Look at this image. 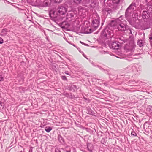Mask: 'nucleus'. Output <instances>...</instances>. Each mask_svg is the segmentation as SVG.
Segmentation results:
<instances>
[{"label": "nucleus", "instance_id": "obj_1", "mask_svg": "<svg viewBox=\"0 0 152 152\" xmlns=\"http://www.w3.org/2000/svg\"><path fill=\"white\" fill-rule=\"evenodd\" d=\"M135 43L133 40L131 41L128 44H127L124 47V49L127 52L133 51L135 47Z\"/></svg>", "mask_w": 152, "mask_h": 152}, {"label": "nucleus", "instance_id": "obj_2", "mask_svg": "<svg viewBox=\"0 0 152 152\" xmlns=\"http://www.w3.org/2000/svg\"><path fill=\"white\" fill-rule=\"evenodd\" d=\"M134 3H132L129 6L126 10L125 14L126 15H129L131 14L134 11H136V5Z\"/></svg>", "mask_w": 152, "mask_h": 152}, {"label": "nucleus", "instance_id": "obj_3", "mask_svg": "<svg viewBox=\"0 0 152 152\" xmlns=\"http://www.w3.org/2000/svg\"><path fill=\"white\" fill-rule=\"evenodd\" d=\"M94 15L96 16V18L92 21V27L95 30L99 25L100 19V18L97 14H95Z\"/></svg>", "mask_w": 152, "mask_h": 152}, {"label": "nucleus", "instance_id": "obj_4", "mask_svg": "<svg viewBox=\"0 0 152 152\" xmlns=\"http://www.w3.org/2000/svg\"><path fill=\"white\" fill-rule=\"evenodd\" d=\"M58 13L59 15H64L66 12L67 9L65 7L61 6L58 7L57 9Z\"/></svg>", "mask_w": 152, "mask_h": 152}, {"label": "nucleus", "instance_id": "obj_5", "mask_svg": "<svg viewBox=\"0 0 152 152\" xmlns=\"http://www.w3.org/2000/svg\"><path fill=\"white\" fill-rule=\"evenodd\" d=\"M109 46L111 48L113 49H118L120 47V44L118 42H113L109 45Z\"/></svg>", "mask_w": 152, "mask_h": 152}, {"label": "nucleus", "instance_id": "obj_6", "mask_svg": "<svg viewBox=\"0 0 152 152\" xmlns=\"http://www.w3.org/2000/svg\"><path fill=\"white\" fill-rule=\"evenodd\" d=\"M31 4L34 6H37L40 4V0H30Z\"/></svg>", "mask_w": 152, "mask_h": 152}, {"label": "nucleus", "instance_id": "obj_7", "mask_svg": "<svg viewBox=\"0 0 152 152\" xmlns=\"http://www.w3.org/2000/svg\"><path fill=\"white\" fill-rule=\"evenodd\" d=\"M118 28L119 30L124 31L126 30V26L124 24L121 23L119 25Z\"/></svg>", "mask_w": 152, "mask_h": 152}, {"label": "nucleus", "instance_id": "obj_8", "mask_svg": "<svg viewBox=\"0 0 152 152\" xmlns=\"http://www.w3.org/2000/svg\"><path fill=\"white\" fill-rule=\"evenodd\" d=\"M49 15L51 18H56L57 16V14H56L55 11L52 10L49 13Z\"/></svg>", "mask_w": 152, "mask_h": 152}, {"label": "nucleus", "instance_id": "obj_9", "mask_svg": "<svg viewBox=\"0 0 152 152\" xmlns=\"http://www.w3.org/2000/svg\"><path fill=\"white\" fill-rule=\"evenodd\" d=\"M75 13L74 11H70L67 14V18H74Z\"/></svg>", "mask_w": 152, "mask_h": 152}, {"label": "nucleus", "instance_id": "obj_10", "mask_svg": "<svg viewBox=\"0 0 152 152\" xmlns=\"http://www.w3.org/2000/svg\"><path fill=\"white\" fill-rule=\"evenodd\" d=\"M48 0H40L39 5L46 6L48 5Z\"/></svg>", "mask_w": 152, "mask_h": 152}, {"label": "nucleus", "instance_id": "obj_11", "mask_svg": "<svg viewBox=\"0 0 152 152\" xmlns=\"http://www.w3.org/2000/svg\"><path fill=\"white\" fill-rule=\"evenodd\" d=\"M102 35L106 37H108L107 36L110 35V33L108 31V30L107 29H105L102 32Z\"/></svg>", "mask_w": 152, "mask_h": 152}, {"label": "nucleus", "instance_id": "obj_12", "mask_svg": "<svg viewBox=\"0 0 152 152\" xmlns=\"http://www.w3.org/2000/svg\"><path fill=\"white\" fill-rule=\"evenodd\" d=\"M82 0H71L73 5L77 6L80 3Z\"/></svg>", "mask_w": 152, "mask_h": 152}, {"label": "nucleus", "instance_id": "obj_13", "mask_svg": "<svg viewBox=\"0 0 152 152\" xmlns=\"http://www.w3.org/2000/svg\"><path fill=\"white\" fill-rule=\"evenodd\" d=\"M148 13L146 11H143L142 13V16L143 19H146L148 18Z\"/></svg>", "mask_w": 152, "mask_h": 152}, {"label": "nucleus", "instance_id": "obj_14", "mask_svg": "<svg viewBox=\"0 0 152 152\" xmlns=\"http://www.w3.org/2000/svg\"><path fill=\"white\" fill-rule=\"evenodd\" d=\"M98 4V3H97L96 1H94L91 3V4H90V7L92 8H94L97 6Z\"/></svg>", "mask_w": 152, "mask_h": 152}, {"label": "nucleus", "instance_id": "obj_15", "mask_svg": "<svg viewBox=\"0 0 152 152\" xmlns=\"http://www.w3.org/2000/svg\"><path fill=\"white\" fill-rule=\"evenodd\" d=\"M7 29H3L1 32L0 35L2 36H5L7 35Z\"/></svg>", "mask_w": 152, "mask_h": 152}, {"label": "nucleus", "instance_id": "obj_16", "mask_svg": "<svg viewBox=\"0 0 152 152\" xmlns=\"http://www.w3.org/2000/svg\"><path fill=\"white\" fill-rule=\"evenodd\" d=\"M91 147H92V145L90 143H89L87 144V148L89 151L90 152H92V148H91Z\"/></svg>", "mask_w": 152, "mask_h": 152}, {"label": "nucleus", "instance_id": "obj_17", "mask_svg": "<svg viewBox=\"0 0 152 152\" xmlns=\"http://www.w3.org/2000/svg\"><path fill=\"white\" fill-rule=\"evenodd\" d=\"M137 44L140 47H142L143 45L144 42L142 40H139L137 42Z\"/></svg>", "mask_w": 152, "mask_h": 152}, {"label": "nucleus", "instance_id": "obj_18", "mask_svg": "<svg viewBox=\"0 0 152 152\" xmlns=\"http://www.w3.org/2000/svg\"><path fill=\"white\" fill-rule=\"evenodd\" d=\"M110 25L112 27H115L117 25V22L116 21H112L110 23Z\"/></svg>", "mask_w": 152, "mask_h": 152}, {"label": "nucleus", "instance_id": "obj_19", "mask_svg": "<svg viewBox=\"0 0 152 152\" xmlns=\"http://www.w3.org/2000/svg\"><path fill=\"white\" fill-rule=\"evenodd\" d=\"M78 11L79 13H81L83 12V11L84 10L83 7L81 6H79L78 8Z\"/></svg>", "mask_w": 152, "mask_h": 152}, {"label": "nucleus", "instance_id": "obj_20", "mask_svg": "<svg viewBox=\"0 0 152 152\" xmlns=\"http://www.w3.org/2000/svg\"><path fill=\"white\" fill-rule=\"evenodd\" d=\"M52 129V128L50 127H46L45 128V130L47 132H49Z\"/></svg>", "mask_w": 152, "mask_h": 152}, {"label": "nucleus", "instance_id": "obj_21", "mask_svg": "<svg viewBox=\"0 0 152 152\" xmlns=\"http://www.w3.org/2000/svg\"><path fill=\"white\" fill-rule=\"evenodd\" d=\"M147 110L152 114V106L149 105L147 108Z\"/></svg>", "mask_w": 152, "mask_h": 152}, {"label": "nucleus", "instance_id": "obj_22", "mask_svg": "<svg viewBox=\"0 0 152 152\" xmlns=\"http://www.w3.org/2000/svg\"><path fill=\"white\" fill-rule=\"evenodd\" d=\"M144 8V6L142 5H140L139 7H138L137 8V10L139 11L140 13H141L140 10H142Z\"/></svg>", "mask_w": 152, "mask_h": 152}, {"label": "nucleus", "instance_id": "obj_23", "mask_svg": "<svg viewBox=\"0 0 152 152\" xmlns=\"http://www.w3.org/2000/svg\"><path fill=\"white\" fill-rule=\"evenodd\" d=\"M131 135L133 136H137V134L134 132L133 131L132 132Z\"/></svg>", "mask_w": 152, "mask_h": 152}, {"label": "nucleus", "instance_id": "obj_24", "mask_svg": "<svg viewBox=\"0 0 152 152\" xmlns=\"http://www.w3.org/2000/svg\"><path fill=\"white\" fill-rule=\"evenodd\" d=\"M120 0H113V2L114 3L118 4L120 2Z\"/></svg>", "mask_w": 152, "mask_h": 152}, {"label": "nucleus", "instance_id": "obj_25", "mask_svg": "<svg viewBox=\"0 0 152 152\" xmlns=\"http://www.w3.org/2000/svg\"><path fill=\"white\" fill-rule=\"evenodd\" d=\"M62 0H54V2L56 3H59L61 2Z\"/></svg>", "mask_w": 152, "mask_h": 152}, {"label": "nucleus", "instance_id": "obj_26", "mask_svg": "<svg viewBox=\"0 0 152 152\" xmlns=\"http://www.w3.org/2000/svg\"><path fill=\"white\" fill-rule=\"evenodd\" d=\"M149 38L150 41L152 40V33H151L150 34V35H149Z\"/></svg>", "mask_w": 152, "mask_h": 152}, {"label": "nucleus", "instance_id": "obj_27", "mask_svg": "<svg viewBox=\"0 0 152 152\" xmlns=\"http://www.w3.org/2000/svg\"><path fill=\"white\" fill-rule=\"evenodd\" d=\"M4 79L3 77L1 75H0V81H3Z\"/></svg>", "mask_w": 152, "mask_h": 152}, {"label": "nucleus", "instance_id": "obj_28", "mask_svg": "<svg viewBox=\"0 0 152 152\" xmlns=\"http://www.w3.org/2000/svg\"><path fill=\"white\" fill-rule=\"evenodd\" d=\"M3 42V39L1 37H0V44H2Z\"/></svg>", "mask_w": 152, "mask_h": 152}, {"label": "nucleus", "instance_id": "obj_29", "mask_svg": "<svg viewBox=\"0 0 152 152\" xmlns=\"http://www.w3.org/2000/svg\"><path fill=\"white\" fill-rule=\"evenodd\" d=\"M88 29L89 30V31L87 32V33H91L93 31V30H92V29L89 28Z\"/></svg>", "mask_w": 152, "mask_h": 152}, {"label": "nucleus", "instance_id": "obj_30", "mask_svg": "<svg viewBox=\"0 0 152 152\" xmlns=\"http://www.w3.org/2000/svg\"><path fill=\"white\" fill-rule=\"evenodd\" d=\"M62 79L63 80H66V76H61Z\"/></svg>", "mask_w": 152, "mask_h": 152}, {"label": "nucleus", "instance_id": "obj_31", "mask_svg": "<svg viewBox=\"0 0 152 152\" xmlns=\"http://www.w3.org/2000/svg\"><path fill=\"white\" fill-rule=\"evenodd\" d=\"M88 113L90 114H93L92 112L91 111V109H90V110H89V111H88Z\"/></svg>", "mask_w": 152, "mask_h": 152}, {"label": "nucleus", "instance_id": "obj_32", "mask_svg": "<svg viewBox=\"0 0 152 152\" xmlns=\"http://www.w3.org/2000/svg\"><path fill=\"white\" fill-rule=\"evenodd\" d=\"M80 42L82 44H83L84 45H86V46H88V45L87 44H85L82 42H81V41H80Z\"/></svg>", "mask_w": 152, "mask_h": 152}, {"label": "nucleus", "instance_id": "obj_33", "mask_svg": "<svg viewBox=\"0 0 152 152\" xmlns=\"http://www.w3.org/2000/svg\"><path fill=\"white\" fill-rule=\"evenodd\" d=\"M55 152H61V151L58 149H56L55 150Z\"/></svg>", "mask_w": 152, "mask_h": 152}, {"label": "nucleus", "instance_id": "obj_34", "mask_svg": "<svg viewBox=\"0 0 152 152\" xmlns=\"http://www.w3.org/2000/svg\"><path fill=\"white\" fill-rule=\"evenodd\" d=\"M29 152H32V149L31 148L29 151Z\"/></svg>", "mask_w": 152, "mask_h": 152}, {"label": "nucleus", "instance_id": "obj_35", "mask_svg": "<svg viewBox=\"0 0 152 152\" xmlns=\"http://www.w3.org/2000/svg\"><path fill=\"white\" fill-rule=\"evenodd\" d=\"M0 104L1 106H3L4 105L1 102H0Z\"/></svg>", "mask_w": 152, "mask_h": 152}, {"label": "nucleus", "instance_id": "obj_36", "mask_svg": "<svg viewBox=\"0 0 152 152\" xmlns=\"http://www.w3.org/2000/svg\"><path fill=\"white\" fill-rule=\"evenodd\" d=\"M73 152H76V150H75V148H73Z\"/></svg>", "mask_w": 152, "mask_h": 152}, {"label": "nucleus", "instance_id": "obj_37", "mask_svg": "<svg viewBox=\"0 0 152 152\" xmlns=\"http://www.w3.org/2000/svg\"><path fill=\"white\" fill-rule=\"evenodd\" d=\"M68 94H66V96H68Z\"/></svg>", "mask_w": 152, "mask_h": 152}, {"label": "nucleus", "instance_id": "obj_38", "mask_svg": "<svg viewBox=\"0 0 152 152\" xmlns=\"http://www.w3.org/2000/svg\"><path fill=\"white\" fill-rule=\"evenodd\" d=\"M66 152H71V151L70 150H69V151H67Z\"/></svg>", "mask_w": 152, "mask_h": 152}, {"label": "nucleus", "instance_id": "obj_39", "mask_svg": "<svg viewBox=\"0 0 152 152\" xmlns=\"http://www.w3.org/2000/svg\"><path fill=\"white\" fill-rule=\"evenodd\" d=\"M149 28V27H147V28H145L144 29H147V28Z\"/></svg>", "mask_w": 152, "mask_h": 152}, {"label": "nucleus", "instance_id": "obj_40", "mask_svg": "<svg viewBox=\"0 0 152 152\" xmlns=\"http://www.w3.org/2000/svg\"><path fill=\"white\" fill-rule=\"evenodd\" d=\"M65 73L66 74H67V75H69V74L68 73H66V72H65Z\"/></svg>", "mask_w": 152, "mask_h": 152}, {"label": "nucleus", "instance_id": "obj_41", "mask_svg": "<svg viewBox=\"0 0 152 152\" xmlns=\"http://www.w3.org/2000/svg\"><path fill=\"white\" fill-rule=\"evenodd\" d=\"M151 134H152V131H151Z\"/></svg>", "mask_w": 152, "mask_h": 152}, {"label": "nucleus", "instance_id": "obj_42", "mask_svg": "<svg viewBox=\"0 0 152 152\" xmlns=\"http://www.w3.org/2000/svg\"><path fill=\"white\" fill-rule=\"evenodd\" d=\"M145 124H144V126H145Z\"/></svg>", "mask_w": 152, "mask_h": 152}, {"label": "nucleus", "instance_id": "obj_43", "mask_svg": "<svg viewBox=\"0 0 152 152\" xmlns=\"http://www.w3.org/2000/svg\"><path fill=\"white\" fill-rule=\"evenodd\" d=\"M83 55L85 57V56L84 55V54H83Z\"/></svg>", "mask_w": 152, "mask_h": 152}, {"label": "nucleus", "instance_id": "obj_44", "mask_svg": "<svg viewBox=\"0 0 152 152\" xmlns=\"http://www.w3.org/2000/svg\"><path fill=\"white\" fill-rule=\"evenodd\" d=\"M73 20V19H72L71 20Z\"/></svg>", "mask_w": 152, "mask_h": 152}]
</instances>
